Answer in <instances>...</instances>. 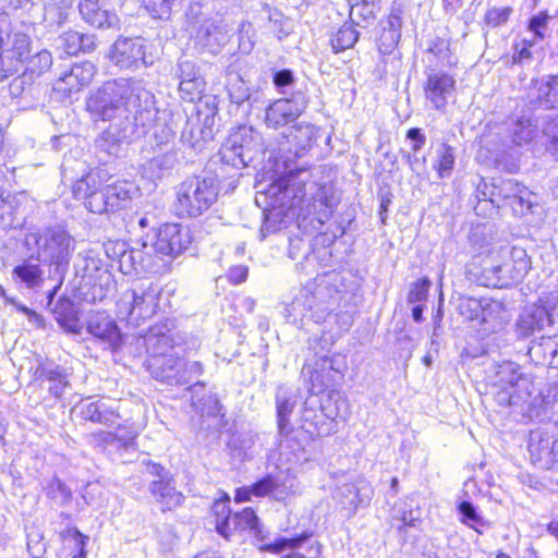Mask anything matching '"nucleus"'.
<instances>
[{
  "instance_id": "obj_19",
  "label": "nucleus",
  "mask_w": 558,
  "mask_h": 558,
  "mask_svg": "<svg viewBox=\"0 0 558 558\" xmlns=\"http://www.w3.org/2000/svg\"><path fill=\"white\" fill-rule=\"evenodd\" d=\"M315 128L308 123L293 124L282 135L278 144V157L284 165V177L288 178V169H292L288 163L293 158L303 156L313 145Z\"/></svg>"
},
{
  "instance_id": "obj_17",
  "label": "nucleus",
  "mask_w": 558,
  "mask_h": 558,
  "mask_svg": "<svg viewBox=\"0 0 558 558\" xmlns=\"http://www.w3.org/2000/svg\"><path fill=\"white\" fill-rule=\"evenodd\" d=\"M423 94L429 106L437 111H445L449 99L454 96L456 77L440 69L427 65L424 69Z\"/></svg>"
},
{
  "instance_id": "obj_16",
  "label": "nucleus",
  "mask_w": 558,
  "mask_h": 558,
  "mask_svg": "<svg viewBox=\"0 0 558 558\" xmlns=\"http://www.w3.org/2000/svg\"><path fill=\"white\" fill-rule=\"evenodd\" d=\"M308 105L307 95L296 89L289 97L271 101L265 108L264 123L268 129L278 130L294 123Z\"/></svg>"
},
{
  "instance_id": "obj_13",
  "label": "nucleus",
  "mask_w": 558,
  "mask_h": 558,
  "mask_svg": "<svg viewBox=\"0 0 558 558\" xmlns=\"http://www.w3.org/2000/svg\"><path fill=\"white\" fill-rule=\"evenodd\" d=\"M214 511L217 514L216 531L225 538L234 532H250L257 541L266 538L263 525L255 511L246 507L241 511L232 512L226 502H216Z\"/></svg>"
},
{
  "instance_id": "obj_3",
  "label": "nucleus",
  "mask_w": 558,
  "mask_h": 558,
  "mask_svg": "<svg viewBox=\"0 0 558 558\" xmlns=\"http://www.w3.org/2000/svg\"><path fill=\"white\" fill-rule=\"evenodd\" d=\"M337 288V275L324 274L302 287L286 307V318L300 329L323 324L336 310L341 299Z\"/></svg>"
},
{
  "instance_id": "obj_2",
  "label": "nucleus",
  "mask_w": 558,
  "mask_h": 558,
  "mask_svg": "<svg viewBox=\"0 0 558 558\" xmlns=\"http://www.w3.org/2000/svg\"><path fill=\"white\" fill-rule=\"evenodd\" d=\"M306 170L288 169V178L278 179L266 192L272 198L279 195L291 197L292 209L298 208V218L313 216L324 225L333 214L341 201V194L331 182L316 183L307 181Z\"/></svg>"
},
{
  "instance_id": "obj_8",
  "label": "nucleus",
  "mask_w": 558,
  "mask_h": 558,
  "mask_svg": "<svg viewBox=\"0 0 558 558\" xmlns=\"http://www.w3.org/2000/svg\"><path fill=\"white\" fill-rule=\"evenodd\" d=\"M266 146L262 134L250 125L234 130L221 145L218 156L223 165L240 170L264 155Z\"/></svg>"
},
{
  "instance_id": "obj_33",
  "label": "nucleus",
  "mask_w": 558,
  "mask_h": 558,
  "mask_svg": "<svg viewBox=\"0 0 558 558\" xmlns=\"http://www.w3.org/2000/svg\"><path fill=\"white\" fill-rule=\"evenodd\" d=\"M469 275L477 284L483 287L505 288L509 286V278L506 275L504 264L485 260L481 269H470Z\"/></svg>"
},
{
  "instance_id": "obj_23",
  "label": "nucleus",
  "mask_w": 558,
  "mask_h": 558,
  "mask_svg": "<svg viewBox=\"0 0 558 558\" xmlns=\"http://www.w3.org/2000/svg\"><path fill=\"white\" fill-rule=\"evenodd\" d=\"M295 404L296 400L293 392L289 388L280 386L276 392V410L278 434L280 437L279 450L281 456L284 454V449L288 448L290 441H292L290 435L293 432V427L290 424L289 418L295 408Z\"/></svg>"
},
{
  "instance_id": "obj_49",
  "label": "nucleus",
  "mask_w": 558,
  "mask_h": 558,
  "mask_svg": "<svg viewBox=\"0 0 558 558\" xmlns=\"http://www.w3.org/2000/svg\"><path fill=\"white\" fill-rule=\"evenodd\" d=\"M511 255L513 264H504L506 266V275L509 278V284L512 281L521 280L530 270V259L524 250L513 248Z\"/></svg>"
},
{
  "instance_id": "obj_30",
  "label": "nucleus",
  "mask_w": 558,
  "mask_h": 558,
  "mask_svg": "<svg viewBox=\"0 0 558 558\" xmlns=\"http://www.w3.org/2000/svg\"><path fill=\"white\" fill-rule=\"evenodd\" d=\"M77 409L80 411V415L86 420L94 423H99L102 425L111 426L116 424L119 414L116 410L109 404V401L106 399L93 400L90 398L82 401Z\"/></svg>"
},
{
  "instance_id": "obj_24",
  "label": "nucleus",
  "mask_w": 558,
  "mask_h": 558,
  "mask_svg": "<svg viewBox=\"0 0 558 558\" xmlns=\"http://www.w3.org/2000/svg\"><path fill=\"white\" fill-rule=\"evenodd\" d=\"M87 331L113 351L122 343V333L117 323L106 313L92 314L87 322Z\"/></svg>"
},
{
  "instance_id": "obj_39",
  "label": "nucleus",
  "mask_w": 558,
  "mask_h": 558,
  "mask_svg": "<svg viewBox=\"0 0 558 558\" xmlns=\"http://www.w3.org/2000/svg\"><path fill=\"white\" fill-rule=\"evenodd\" d=\"M213 140L211 129H207L198 123V121L187 120L182 130L181 141L195 151H202L205 144Z\"/></svg>"
},
{
  "instance_id": "obj_21",
  "label": "nucleus",
  "mask_w": 558,
  "mask_h": 558,
  "mask_svg": "<svg viewBox=\"0 0 558 558\" xmlns=\"http://www.w3.org/2000/svg\"><path fill=\"white\" fill-rule=\"evenodd\" d=\"M98 179V172H89L74 183L72 192L76 199L85 201V206L89 211L102 214L110 210V196H108L106 186L102 187Z\"/></svg>"
},
{
  "instance_id": "obj_11",
  "label": "nucleus",
  "mask_w": 558,
  "mask_h": 558,
  "mask_svg": "<svg viewBox=\"0 0 558 558\" xmlns=\"http://www.w3.org/2000/svg\"><path fill=\"white\" fill-rule=\"evenodd\" d=\"M76 276L81 277V289L88 302H101L113 290L114 280L102 260L92 251L80 255Z\"/></svg>"
},
{
  "instance_id": "obj_25",
  "label": "nucleus",
  "mask_w": 558,
  "mask_h": 558,
  "mask_svg": "<svg viewBox=\"0 0 558 558\" xmlns=\"http://www.w3.org/2000/svg\"><path fill=\"white\" fill-rule=\"evenodd\" d=\"M527 98L533 108H558V74L532 81Z\"/></svg>"
},
{
  "instance_id": "obj_45",
  "label": "nucleus",
  "mask_w": 558,
  "mask_h": 558,
  "mask_svg": "<svg viewBox=\"0 0 558 558\" xmlns=\"http://www.w3.org/2000/svg\"><path fill=\"white\" fill-rule=\"evenodd\" d=\"M43 11L41 22L49 29H54L68 20L70 9L50 0H44Z\"/></svg>"
},
{
  "instance_id": "obj_22",
  "label": "nucleus",
  "mask_w": 558,
  "mask_h": 558,
  "mask_svg": "<svg viewBox=\"0 0 558 558\" xmlns=\"http://www.w3.org/2000/svg\"><path fill=\"white\" fill-rule=\"evenodd\" d=\"M95 73L96 68L89 61L74 63L60 73V76L53 84V90L63 96H70L73 93L80 92L84 86H87L92 82Z\"/></svg>"
},
{
  "instance_id": "obj_18",
  "label": "nucleus",
  "mask_w": 558,
  "mask_h": 558,
  "mask_svg": "<svg viewBox=\"0 0 558 558\" xmlns=\"http://www.w3.org/2000/svg\"><path fill=\"white\" fill-rule=\"evenodd\" d=\"M339 413L322 404L316 398L304 402L301 414V428L314 439L336 433V417Z\"/></svg>"
},
{
  "instance_id": "obj_48",
  "label": "nucleus",
  "mask_w": 558,
  "mask_h": 558,
  "mask_svg": "<svg viewBox=\"0 0 558 558\" xmlns=\"http://www.w3.org/2000/svg\"><path fill=\"white\" fill-rule=\"evenodd\" d=\"M426 51L428 54H432L441 66L451 68L458 62V59L450 50V43L445 38L436 37L430 40Z\"/></svg>"
},
{
  "instance_id": "obj_20",
  "label": "nucleus",
  "mask_w": 558,
  "mask_h": 558,
  "mask_svg": "<svg viewBox=\"0 0 558 558\" xmlns=\"http://www.w3.org/2000/svg\"><path fill=\"white\" fill-rule=\"evenodd\" d=\"M134 354L141 355L143 352L148 357L163 356L178 351L171 327L168 323H160L151 326L145 333H140L134 338Z\"/></svg>"
},
{
  "instance_id": "obj_28",
  "label": "nucleus",
  "mask_w": 558,
  "mask_h": 558,
  "mask_svg": "<svg viewBox=\"0 0 558 558\" xmlns=\"http://www.w3.org/2000/svg\"><path fill=\"white\" fill-rule=\"evenodd\" d=\"M78 12L82 19L96 28H116L119 17L106 9L104 0H80Z\"/></svg>"
},
{
  "instance_id": "obj_46",
  "label": "nucleus",
  "mask_w": 558,
  "mask_h": 558,
  "mask_svg": "<svg viewBox=\"0 0 558 558\" xmlns=\"http://www.w3.org/2000/svg\"><path fill=\"white\" fill-rule=\"evenodd\" d=\"M312 537V533L303 532L292 537H279L272 543L263 544L258 547L260 551L279 554L287 549H294L301 547L305 542Z\"/></svg>"
},
{
  "instance_id": "obj_59",
  "label": "nucleus",
  "mask_w": 558,
  "mask_h": 558,
  "mask_svg": "<svg viewBox=\"0 0 558 558\" xmlns=\"http://www.w3.org/2000/svg\"><path fill=\"white\" fill-rule=\"evenodd\" d=\"M239 49L241 52L248 54L255 47L257 41V31L250 21H242L238 27Z\"/></svg>"
},
{
  "instance_id": "obj_57",
  "label": "nucleus",
  "mask_w": 558,
  "mask_h": 558,
  "mask_svg": "<svg viewBox=\"0 0 558 558\" xmlns=\"http://www.w3.org/2000/svg\"><path fill=\"white\" fill-rule=\"evenodd\" d=\"M437 154L438 159L434 168L437 170L440 179L449 178L456 163L453 148L448 144H441Z\"/></svg>"
},
{
  "instance_id": "obj_15",
  "label": "nucleus",
  "mask_w": 558,
  "mask_h": 558,
  "mask_svg": "<svg viewBox=\"0 0 558 558\" xmlns=\"http://www.w3.org/2000/svg\"><path fill=\"white\" fill-rule=\"evenodd\" d=\"M147 48L146 39L141 36H120L110 48L109 59L120 70L136 71L153 64Z\"/></svg>"
},
{
  "instance_id": "obj_56",
  "label": "nucleus",
  "mask_w": 558,
  "mask_h": 558,
  "mask_svg": "<svg viewBox=\"0 0 558 558\" xmlns=\"http://www.w3.org/2000/svg\"><path fill=\"white\" fill-rule=\"evenodd\" d=\"M138 434L140 430L133 423L119 425L114 432L117 449L135 450Z\"/></svg>"
},
{
  "instance_id": "obj_5",
  "label": "nucleus",
  "mask_w": 558,
  "mask_h": 558,
  "mask_svg": "<svg viewBox=\"0 0 558 558\" xmlns=\"http://www.w3.org/2000/svg\"><path fill=\"white\" fill-rule=\"evenodd\" d=\"M333 344V336L323 332L319 338L308 339V350L313 351L316 360L312 363L306 361L304 374H308L311 390L319 393L333 387L343 377L347 368L345 356L335 353L328 355Z\"/></svg>"
},
{
  "instance_id": "obj_51",
  "label": "nucleus",
  "mask_w": 558,
  "mask_h": 558,
  "mask_svg": "<svg viewBox=\"0 0 558 558\" xmlns=\"http://www.w3.org/2000/svg\"><path fill=\"white\" fill-rule=\"evenodd\" d=\"M359 39V32L353 24H343L331 38V47L335 52L352 48Z\"/></svg>"
},
{
  "instance_id": "obj_60",
  "label": "nucleus",
  "mask_w": 558,
  "mask_h": 558,
  "mask_svg": "<svg viewBox=\"0 0 558 558\" xmlns=\"http://www.w3.org/2000/svg\"><path fill=\"white\" fill-rule=\"evenodd\" d=\"M183 0H143L145 9L156 19H168Z\"/></svg>"
},
{
  "instance_id": "obj_14",
  "label": "nucleus",
  "mask_w": 558,
  "mask_h": 558,
  "mask_svg": "<svg viewBox=\"0 0 558 558\" xmlns=\"http://www.w3.org/2000/svg\"><path fill=\"white\" fill-rule=\"evenodd\" d=\"M105 253L109 259L117 263L123 275L155 274L147 248H143L142 245L141 247H131L124 241H109L105 244Z\"/></svg>"
},
{
  "instance_id": "obj_37",
  "label": "nucleus",
  "mask_w": 558,
  "mask_h": 558,
  "mask_svg": "<svg viewBox=\"0 0 558 558\" xmlns=\"http://www.w3.org/2000/svg\"><path fill=\"white\" fill-rule=\"evenodd\" d=\"M509 133L514 145L527 147L537 137L538 126L531 114H522L511 121Z\"/></svg>"
},
{
  "instance_id": "obj_52",
  "label": "nucleus",
  "mask_w": 558,
  "mask_h": 558,
  "mask_svg": "<svg viewBox=\"0 0 558 558\" xmlns=\"http://www.w3.org/2000/svg\"><path fill=\"white\" fill-rule=\"evenodd\" d=\"M28 57V52L24 56L17 57L14 51L0 52V83L10 76L16 74L21 68L22 62Z\"/></svg>"
},
{
  "instance_id": "obj_43",
  "label": "nucleus",
  "mask_w": 558,
  "mask_h": 558,
  "mask_svg": "<svg viewBox=\"0 0 558 558\" xmlns=\"http://www.w3.org/2000/svg\"><path fill=\"white\" fill-rule=\"evenodd\" d=\"M523 185L511 179H502L497 184H493L490 192V202L497 207L508 206Z\"/></svg>"
},
{
  "instance_id": "obj_54",
  "label": "nucleus",
  "mask_w": 558,
  "mask_h": 558,
  "mask_svg": "<svg viewBox=\"0 0 558 558\" xmlns=\"http://www.w3.org/2000/svg\"><path fill=\"white\" fill-rule=\"evenodd\" d=\"M227 89L230 100L236 105H241L250 99L251 93L247 83L238 73H230L228 75Z\"/></svg>"
},
{
  "instance_id": "obj_58",
  "label": "nucleus",
  "mask_w": 558,
  "mask_h": 558,
  "mask_svg": "<svg viewBox=\"0 0 558 558\" xmlns=\"http://www.w3.org/2000/svg\"><path fill=\"white\" fill-rule=\"evenodd\" d=\"M296 83L298 78L290 69H281L272 73V84L279 94L286 95L290 93L291 95L293 92H296L294 89Z\"/></svg>"
},
{
  "instance_id": "obj_29",
  "label": "nucleus",
  "mask_w": 558,
  "mask_h": 558,
  "mask_svg": "<svg viewBox=\"0 0 558 558\" xmlns=\"http://www.w3.org/2000/svg\"><path fill=\"white\" fill-rule=\"evenodd\" d=\"M29 36L14 27L9 15L0 10V50L14 51L21 57L29 52Z\"/></svg>"
},
{
  "instance_id": "obj_31",
  "label": "nucleus",
  "mask_w": 558,
  "mask_h": 558,
  "mask_svg": "<svg viewBox=\"0 0 558 558\" xmlns=\"http://www.w3.org/2000/svg\"><path fill=\"white\" fill-rule=\"evenodd\" d=\"M550 442H553V436L544 430H533L530 435L529 452L531 460L541 469L548 470L553 466Z\"/></svg>"
},
{
  "instance_id": "obj_40",
  "label": "nucleus",
  "mask_w": 558,
  "mask_h": 558,
  "mask_svg": "<svg viewBox=\"0 0 558 558\" xmlns=\"http://www.w3.org/2000/svg\"><path fill=\"white\" fill-rule=\"evenodd\" d=\"M457 511L462 524L483 534V529H489L490 522L487 521L478 511V508L469 499H461L457 504Z\"/></svg>"
},
{
  "instance_id": "obj_42",
  "label": "nucleus",
  "mask_w": 558,
  "mask_h": 558,
  "mask_svg": "<svg viewBox=\"0 0 558 558\" xmlns=\"http://www.w3.org/2000/svg\"><path fill=\"white\" fill-rule=\"evenodd\" d=\"M162 154L156 155L144 166V172L150 179H161L177 163V153L173 149H163Z\"/></svg>"
},
{
  "instance_id": "obj_10",
  "label": "nucleus",
  "mask_w": 558,
  "mask_h": 558,
  "mask_svg": "<svg viewBox=\"0 0 558 558\" xmlns=\"http://www.w3.org/2000/svg\"><path fill=\"white\" fill-rule=\"evenodd\" d=\"M145 367L151 377L170 386L189 385L203 374V364L197 361H185L179 352L163 356L147 357Z\"/></svg>"
},
{
  "instance_id": "obj_50",
  "label": "nucleus",
  "mask_w": 558,
  "mask_h": 558,
  "mask_svg": "<svg viewBox=\"0 0 558 558\" xmlns=\"http://www.w3.org/2000/svg\"><path fill=\"white\" fill-rule=\"evenodd\" d=\"M256 438L257 436L252 433L234 434L229 441V446L238 458L242 460L250 459L253 456Z\"/></svg>"
},
{
  "instance_id": "obj_35",
  "label": "nucleus",
  "mask_w": 558,
  "mask_h": 558,
  "mask_svg": "<svg viewBox=\"0 0 558 558\" xmlns=\"http://www.w3.org/2000/svg\"><path fill=\"white\" fill-rule=\"evenodd\" d=\"M149 492L161 505L162 511L179 507L184 499L182 493L177 490L171 476L166 480H154L149 485Z\"/></svg>"
},
{
  "instance_id": "obj_62",
  "label": "nucleus",
  "mask_w": 558,
  "mask_h": 558,
  "mask_svg": "<svg viewBox=\"0 0 558 558\" xmlns=\"http://www.w3.org/2000/svg\"><path fill=\"white\" fill-rule=\"evenodd\" d=\"M535 195L526 187L522 186L520 193L513 197L508 206L512 208V211L517 216H523L531 211L534 204Z\"/></svg>"
},
{
  "instance_id": "obj_7",
  "label": "nucleus",
  "mask_w": 558,
  "mask_h": 558,
  "mask_svg": "<svg viewBox=\"0 0 558 558\" xmlns=\"http://www.w3.org/2000/svg\"><path fill=\"white\" fill-rule=\"evenodd\" d=\"M219 181L214 174L185 180L177 192L175 211L181 217H198L217 201Z\"/></svg>"
},
{
  "instance_id": "obj_38",
  "label": "nucleus",
  "mask_w": 558,
  "mask_h": 558,
  "mask_svg": "<svg viewBox=\"0 0 558 558\" xmlns=\"http://www.w3.org/2000/svg\"><path fill=\"white\" fill-rule=\"evenodd\" d=\"M292 487V478H282L281 476H274L268 474L254 483L252 485V490L253 494L258 497H263L272 493L277 499H282L284 495L289 494Z\"/></svg>"
},
{
  "instance_id": "obj_41",
  "label": "nucleus",
  "mask_w": 558,
  "mask_h": 558,
  "mask_svg": "<svg viewBox=\"0 0 558 558\" xmlns=\"http://www.w3.org/2000/svg\"><path fill=\"white\" fill-rule=\"evenodd\" d=\"M505 306L501 302L483 298V311L478 318V325L485 330H495L505 322Z\"/></svg>"
},
{
  "instance_id": "obj_44",
  "label": "nucleus",
  "mask_w": 558,
  "mask_h": 558,
  "mask_svg": "<svg viewBox=\"0 0 558 558\" xmlns=\"http://www.w3.org/2000/svg\"><path fill=\"white\" fill-rule=\"evenodd\" d=\"M262 9L267 13L269 26L279 40L287 38L293 32V24L291 20L282 12L271 8L267 3H264Z\"/></svg>"
},
{
  "instance_id": "obj_12",
  "label": "nucleus",
  "mask_w": 558,
  "mask_h": 558,
  "mask_svg": "<svg viewBox=\"0 0 558 558\" xmlns=\"http://www.w3.org/2000/svg\"><path fill=\"white\" fill-rule=\"evenodd\" d=\"M161 289L154 283L128 290L118 302V317L138 326L156 314Z\"/></svg>"
},
{
  "instance_id": "obj_1",
  "label": "nucleus",
  "mask_w": 558,
  "mask_h": 558,
  "mask_svg": "<svg viewBox=\"0 0 558 558\" xmlns=\"http://www.w3.org/2000/svg\"><path fill=\"white\" fill-rule=\"evenodd\" d=\"M90 113L108 121V128L96 138L95 146L116 156L122 143L142 136L153 149H170L174 131L168 124V112L156 108L155 95L140 77H119L105 82L88 100Z\"/></svg>"
},
{
  "instance_id": "obj_4",
  "label": "nucleus",
  "mask_w": 558,
  "mask_h": 558,
  "mask_svg": "<svg viewBox=\"0 0 558 558\" xmlns=\"http://www.w3.org/2000/svg\"><path fill=\"white\" fill-rule=\"evenodd\" d=\"M191 243L190 231L179 223H165L142 238V246L147 248L154 264V271L158 275L169 272L173 262L189 248Z\"/></svg>"
},
{
  "instance_id": "obj_55",
  "label": "nucleus",
  "mask_w": 558,
  "mask_h": 558,
  "mask_svg": "<svg viewBox=\"0 0 558 558\" xmlns=\"http://www.w3.org/2000/svg\"><path fill=\"white\" fill-rule=\"evenodd\" d=\"M25 62L26 71H28L32 75L40 76L52 65V56L46 49L40 50L34 56H31L29 51L28 57L22 62V65Z\"/></svg>"
},
{
  "instance_id": "obj_34",
  "label": "nucleus",
  "mask_w": 558,
  "mask_h": 558,
  "mask_svg": "<svg viewBox=\"0 0 558 558\" xmlns=\"http://www.w3.org/2000/svg\"><path fill=\"white\" fill-rule=\"evenodd\" d=\"M553 319L543 306L526 307L520 315L517 326L520 336L530 337L535 331L543 330L546 325H551Z\"/></svg>"
},
{
  "instance_id": "obj_36",
  "label": "nucleus",
  "mask_w": 558,
  "mask_h": 558,
  "mask_svg": "<svg viewBox=\"0 0 558 558\" xmlns=\"http://www.w3.org/2000/svg\"><path fill=\"white\" fill-rule=\"evenodd\" d=\"M54 319L66 332L80 335L82 331V324L78 316V311L74 302L66 296H61L52 308Z\"/></svg>"
},
{
  "instance_id": "obj_32",
  "label": "nucleus",
  "mask_w": 558,
  "mask_h": 558,
  "mask_svg": "<svg viewBox=\"0 0 558 558\" xmlns=\"http://www.w3.org/2000/svg\"><path fill=\"white\" fill-rule=\"evenodd\" d=\"M12 280L19 289L37 290L45 282L44 270L39 264L24 259L12 269Z\"/></svg>"
},
{
  "instance_id": "obj_61",
  "label": "nucleus",
  "mask_w": 558,
  "mask_h": 558,
  "mask_svg": "<svg viewBox=\"0 0 558 558\" xmlns=\"http://www.w3.org/2000/svg\"><path fill=\"white\" fill-rule=\"evenodd\" d=\"M459 314L469 320L478 323L481 311H483V298L462 296L458 303Z\"/></svg>"
},
{
  "instance_id": "obj_47",
  "label": "nucleus",
  "mask_w": 558,
  "mask_h": 558,
  "mask_svg": "<svg viewBox=\"0 0 558 558\" xmlns=\"http://www.w3.org/2000/svg\"><path fill=\"white\" fill-rule=\"evenodd\" d=\"M108 196H110V210L114 211L121 208L123 202L131 199L135 191L134 184L129 181H116L106 185Z\"/></svg>"
},
{
  "instance_id": "obj_64",
  "label": "nucleus",
  "mask_w": 558,
  "mask_h": 558,
  "mask_svg": "<svg viewBox=\"0 0 558 558\" xmlns=\"http://www.w3.org/2000/svg\"><path fill=\"white\" fill-rule=\"evenodd\" d=\"M46 490L47 496L59 505H63L71 499V489L58 477L49 481Z\"/></svg>"
},
{
  "instance_id": "obj_6",
  "label": "nucleus",
  "mask_w": 558,
  "mask_h": 558,
  "mask_svg": "<svg viewBox=\"0 0 558 558\" xmlns=\"http://www.w3.org/2000/svg\"><path fill=\"white\" fill-rule=\"evenodd\" d=\"M33 236L37 246L36 259L48 265L51 276L62 283L75 248L74 239L60 227L47 228Z\"/></svg>"
},
{
  "instance_id": "obj_9",
  "label": "nucleus",
  "mask_w": 558,
  "mask_h": 558,
  "mask_svg": "<svg viewBox=\"0 0 558 558\" xmlns=\"http://www.w3.org/2000/svg\"><path fill=\"white\" fill-rule=\"evenodd\" d=\"M531 380L518 363L502 361L494 365L493 393L500 407H513L530 397Z\"/></svg>"
},
{
  "instance_id": "obj_63",
  "label": "nucleus",
  "mask_w": 558,
  "mask_h": 558,
  "mask_svg": "<svg viewBox=\"0 0 558 558\" xmlns=\"http://www.w3.org/2000/svg\"><path fill=\"white\" fill-rule=\"evenodd\" d=\"M543 134L546 138V150L556 159H558V116L549 119L544 128Z\"/></svg>"
},
{
  "instance_id": "obj_26",
  "label": "nucleus",
  "mask_w": 558,
  "mask_h": 558,
  "mask_svg": "<svg viewBox=\"0 0 558 558\" xmlns=\"http://www.w3.org/2000/svg\"><path fill=\"white\" fill-rule=\"evenodd\" d=\"M227 26L222 19L213 16L204 19L198 25L195 34L196 44L217 52L227 43Z\"/></svg>"
},
{
  "instance_id": "obj_27",
  "label": "nucleus",
  "mask_w": 558,
  "mask_h": 558,
  "mask_svg": "<svg viewBox=\"0 0 558 558\" xmlns=\"http://www.w3.org/2000/svg\"><path fill=\"white\" fill-rule=\"evenodd\" d=\"M374 495L373 487L365 478L360 477L353 483H345L337 488L335 498L343 508L355 510L359 506H367Z\"/></svg>"
},
{
  "instance_id": "obj_53",
  "label": "nucleus",
  "mask_w": 558,
  "mask_h": 558,
  "mask_svg": "<svg viewBox=\"0 0 558 558\" xmlns=\"http://www.w3.org/2000/svg\"><path fill=\"white\" fill-rule=\"evenodd\" d=\"M375 3L362 0L351 7L350 19L353 24L368 26L375 20Z\"/></svg>"
}]
</instances>
